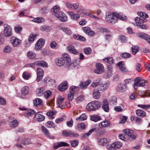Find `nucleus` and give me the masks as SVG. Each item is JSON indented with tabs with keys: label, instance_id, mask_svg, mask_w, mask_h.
<instances>
[{
	"label": "nucleus",
	"instance_id": "obj_31",
	"mask_svg": "<svg viewBox=\"0 0 150 150\" xmlns=\"http://www.w3.org/2000/svg\"><path fill=\"white\" fill-rule=\"evenodd\" d=\"M98 142L99 145H103L107 144L109 141L106 138H101L98 139Z\"/></svg>",
	"mask_w": 150,
	"mask_h": 150
},
{
	"label": "nucleus",
	"instance_id": "obj_56",
	"mask_svg": "<svg viewBox=\"0 0 150 150\" xmlns=\"http://www.w3.org/2000/svg\"><path fill=\"white\" fill-rule=\"evenodd\" d=\"M70 143L72 147H76L79 144V141L77 140H74L71 141Z\"/></svg>",
	"mask_w": 150,
	"mask_h": 150
},
{
	"label": "nucleus",
	"instance_id": "obj_54",
	"mask_svg": "<svg viewBox=\"0 0 150 150\" xmlns=\"http://www.w3.org/2000/svg\"><path fill=\"white\" fill-rule=\"evenodd\" d=\"M137 106L139 108L146 110H147L149 109H150V105H138Z\"/></svg>",
	"mask_w": 150,
	"mask_h": 150
},
{
	"label": "nucleus",
	"instance_id": "obj_43",
	"mask_svg": "<svg viewBox=\"0 0 150 150\" xmlns=\"http://www.w3.org/2000/svg\"><path fill=\"white\" fill-rule=\"evenodd\" d=\"M137 14L140 17V18L143 19H146V18L148 17V16L147 14L143 12H138Z\"/></svg>",
	"mask_w": 150,
	"mask_h": 150
},
{
	"label": "nucleus",
	"instance_id": "obj_22",
	"mask_svg": "<svg viewBox=\"0 0 150 150\" xmlns=\"http://www.w3.org/2000/svg\"><path fill=\"white\" fill-rule=\"evenodd\" d=\"M83 30L85 33L88 34V35L93 36L95 35V32L92 30L89 27L84 28L83 29Z\"/></svg>",
	"mask_w": 150,
	"mask_h": 150
},
{
	"label": "nucleus",
	"instance_id": "obj_5",
	"mask_svg": "<svg viewBox=\"0 0 150 150\" xmlns=\"http://www.w3.org/2000/svg\"><path fill=\"white\" fill-rule=\"evenodd\" d=\"M10 41L12 45L14 47H18L21 45L22 41L16 37H12Z\"/></svg>",
	"mask_w": 150,
	"mask_h": 150
},
{
	"label": "nucleus",
	"instance_id": "obj_40",
	"mask_svg": "<svg viewBox=\"0 0 150 150\" xmlns=\"http://www.w3.org/2000/svg\"><path fill=\"white\" fill-rule=\"evenodd\" d=\"M91 120L97 122L99 120H101L100 117L97 115H93L91 116Z\"/></svg>",
	"mask_w": 150,
	"mask_h": 150
},
{
	"label": "nucleus",
	"instance_id": "obj_45",
	"mask_svg": "<svg viewBox=\"0 0 150 150\" xmlns=\"http://www.w3.org/2000/svg\"><path fill=\"white\" fill-rule=\"evenodd\" d=\"M119 137L120 139L125 141H127L129 139V137L125 134H119Z\"/></svg>",
	"mask_w": 150,
	"mask_h": 150
},
{
	"label": "nucleus",
	"instance_id": "obj_34",
	"mask_svg": "<svg viewBox=\"0 0 150 150\" xmlns=\"http://www.w3.org/2000/svg\"><path fill=\"white\" fill-rule=\"evenodd\" d=\"M38 66H40L43 67H48V64L45 62L43 61H37Z\"/></svg>",
	"mask_w": 150,
	"mask_h": 150
},
{
	"label": "nucleus",
	"instance_id": "obj_4",
	"mask_svg": "<svg viewBox=\"0 0 150 150\" xmlns=\"http://www.w3.org/2000/svg\"><path fill=\"white\" fill-rule=\"evenodd\" d=\"M63 56L67 62V65L68 66V69H74L75 67H76L73 63H71V59L69 55L67 53L64 54H63Z\"/></svg>",
	"mask_w": 150,
	"mask_h": 150
},
{
	"label": "nucleus",
	"instance_id": "obj_59",
	"mask_svg": "<svg viewBox=\"0 0 150 150\" xmlns=\"http://www.w3.org/2000/svg\"><path fill=\"white\" fill-rule=\"evenodd\" d=\"M135 68L136 69L138 72H140L142 69L141 65L139 63H137L135 64Z\"/></svg>",
	"mask_w": 150,
	"mask_h": 150
},
{
	"label": "nucleus",
	"instance_id": "obj_49",
	"mask_svg": "<svg viewBox=\"0 0 150 150\" xmlns=\"http://www.w3.org/2000/svg\"><path fill=\"white\" fill-rule=\"evenodd\" d=\"M18 125V122L16 120H14L11 122V127L12 128H15L17 127Z\"/></svg>",
	"mask_w": 150,
	"mask_h": 150
},
{
	"label": "nucleus",
	"instance_id": "obj_42",
	"mask_svg": "<svg viewBox=\"0 0 150 150\" xmlns=\"http://www.w3.org/2000/svg\"><path fill=\"white\" fill-rule=\"evenodd\" d=\"M87 118V117L85 114H83L79 117L77 118L76 120L77 121H82L86 120Z\"/></svg>",
	"mask_w": 150,
	"mask_h": 150
},
{
	"label": "nucleus",
	"instance_id": "obj_6",
	"mask_svg": "<svg viewBox=\"0 0 150 150\" xmlns=\"http://www.w3.org/2000/svg\"><path fill=\"white\" fill-rule=\"evenodd\" d=\"M78 90V88L75 86H71L70 88V91L68 94V99L69 101H71L73 98L74 94Z\"/></svg>",
	"mask_w": 150,
	"mask_h": 150
},
{
	"label": "nucleus",
	"instance_id": "obj_48",
	"mask_svg": "<svg viewBox=\"0 0 150 150\" xmlns=\"http://www.w3.org/2000/svg\"><path fill=\"white\" fill-rule=\"evenodd\" d=\"M32 21L36 23H40L44 21V19L42 17H38L34 19Z\"/></svg>",
	"mask_w": 150,
	"mask_h": 150
},
{
	"label": "nucleus",
	"instance_id": "obj_37",
	"mask_svg": "<svg viewBox=\"0 0 150 150\" xmlns=\"http://www.w3.org/2000/svg\"><path fill=\"white\" fill-rule=\"evenodd\" d=\"M113 144L115 150L120 148L122 145L121 142L119 141L115 142Z\"/></svg>",
	"mask_w": 150,
	"mask_h": 150
},
{
	"label": "nucleus",
	"instance_id": "obj_24",
	"mask_svg": "<svg viewBox=\"0 0 150 150\" xmlns=\"http://www.w3.org/2000/svg\"><path fill=\"white\" fill-rule=\"evenodd\" d=\"M110 123V122L108 120H104L99 124L100 128H103L108 127Z\"/></svg>",
	"mask_w": 150,
	"mask_h": 150
},
{
	"label": "nucleus",
	"instance_id": "obj_18",
	"mask_svg": "<svg viewBox=\"0 0 150 150\" xmlns=\"http://www.w3.org/2000/svg\"><path fill=\"white\" fill-rule=\"evenodd\" d=\"M67 82L64 81L61 83L58 86V89L61 91H64L67 90L68 88Z\"/></svg>",
	"mask_w": 150,
	"mask_h": 150
},
{
	"label": "nucleus",
	"instance_id": "obj_29",
	"mask_svg": "<svg viewBox=\"0 0 150 150\" xmlns=\"http://www.w3.org/2000/svg\"><path fill=\"white\" fill-rule=\"evenodd\" d=\"M109 84L108 83L102 84L98 88V89L99 91L103 92L109 87Z\"/></svg>",
	"mask_w": 150,
	"mask_h": 150
},
{
	"label": "nucleus",
	"instance_id": "obj_41",
	"mask_svg": "<svg viewBox=\"0 0 150 150\" xmlns=\"http://www.w3.org/2000/svg\"><path fill=\"white\" fill-rule=\"evenodd\" d=\"M22 77L25 80H28L31 77V75L29 73L25 71L23 73Z\"/></svg>",
	"mask_w": 150,
	"mask_h": 150
},
{
	"label": "nucleus",
	"instance_id": "obj_8",
	"mask_svg": "<svg viewBox=\"0 0 150 150\" xmlns=\"http://www.w3.org/2000/svg\"><path fill=\"white\" fill-rule=\"evenodd\" d=\"M109 103L107 99L105 98L103 99L102 101V108L105 112H109Z\"/></svg>",
	"mask_w": 150,
	"mask_h": 150
},
{
	"label": "nucleus",
	"instance_id": "obj_14",
	"mask_svg": "<svg viewBox=\"0 0 150 150\" xmlns=\"http://www.w3.org/2000/svg\"><path fill=\"white\" fill-rule=\"evenodd\" d=\"M112 67L111 66H109L107 68L106 72L104 75V77L106 79L110 78L112 74Z\"/></svg>",
	"mask_w": 150,
	"mask_h": 150
},
{
	"label": "nucleus",
	"instance_id": "obj_39",
	"mask_svg": "<svg viewBox=\"0 0 150 150\" xmlns=\"http://www.w3.org/2000/svg\"><path fill=\"white\" fill-rule=\"evenodd\" d=\"M45 89L44 87H41L37 89L36 92L37 94L39 96H41L43 94V92Z\"/></svg>",
	"mask_w": 150,
	"mask_h": 150
},
{
	"label": "nucleus",
	"instance_id": "obj_38",
	"mask_svg": "<svg viewBox=\"0 0 150 150\" xmlns=\"http://www.w3.org/2000/svg\"><path fill=\"white\" fill-rule=\"evenodd\" d=\"M35 113V111L32 109H30L26 111L25 114V115L27 117L32 116Z\"/></svg>",
	"mask_w": 150,
	"mask_h": 150
},
{
	"label": "nucleus",
	"instance_id": "obj_11",
	"mask_svg": "<svg viewBox=\"0 0 150 150\" xmlns=\"http://www.w3.org/2000/svg\"><path fill=\"white\" fill-rule=\"evenodd\" d=\"M44 74V71L42 68H38L37 69V80L38 81H40L42 79Z\"/></svg>",
	"mask_w": 150,
	"mask_h": 150
},
{
	"label": "nucleus",
	"instance_id": "obj_7",
	"mask_svg": "<svg viewBox=\"0 0 150 150\" xmlns=\"http://www.w3.org/2000/svg\"><path fill=\"white\" fill-rule=\"evenodd\" d=\"M124 133L127 135L128 137L135 139L137 137V134L132 130L129 129H125L123 130Z\"/></svg>",
	"mask_w": 150,
	"mask_h": 150
},
{
	"label": "nucleus",
	"instance_id": "obj_47",
	"mask_svg": "<svg viewBox=\"0 0 150 150\" xmlns=\"http://www.w3.org/2000/svg\"><path fill=\"white\" fill-rule=\"evenodd\" d=\"M46 126L48 128H54L55 127L54 124L52 121H49L45 123Z\"/></svg>",
	"mask_w": 150,
	"mask_h": 150
},
{
	"label": "nucleus",
	"instance_id": "obj_26",
	"mask_svg": "<svg viewBox=\"0 0 150 150\" xmlns=\"http://www.w3.org/2000/svg\"><path fill=\"white\" fill-rule=\"evenodd\" d=\"M91 82V81L90 80L88 79L85 82L81 83L79 84V87L80 88L82 89L86 88Z\"/></svg>",
	"mask_w": 150,
	"mask_h": 150
},
{
	"label": "nucleus",
	"instance_id": "obj_64",
	"mask_svg": "<svg viewBox=\"0 0 150 150\" xmlns=\"http://www.w3.org/2000/svg\"><path fill=\"white\" fill-rule=\"evenodd\" d=\"M62 30L64 32L69 35L71 34V30L68 28H62Z\"/></svg>",
	"mask_w": 150,
	"mask_h": 150
},
{
	"label": "nucleus",
	"instance_id": "obj_55",
	"mask_svg": "<svg viewBox=\"0 0 150 150\" xmlns=\"http://www.w3.org/2000/svg\"><path fill=\"white\" fill-rule=\"evenodd\" d=\"M137 106L139 108L146 110H147L149 109H150V105H138Z\"/></svg>",
	"mask_w": 150,
	"mask_h": 150
},
{
	"label": "nucleus",
	"instance_id": "obj_51",
	"mask_svg": "<svg viewBox=\"0 0 150 150\" xmlns=\"http://www.w3.org/2000/svg\"><path fill=\"white\" fill-rule=\"evenodd\" d=\"M56 113V111H52L48 112L47 113L46 115L50 118L52 119L54 118L53 115H55Z\"/></svg>",
	"mask_w": 150,
	"mask_h": 150
},
{
	"label": "nucleus",
	"instance_id": "obj_57",
	"mask_svg": "<svg viewBox=\"0 0 150 150\" xmlns=\"http://www.w3.org/2000/svg\"><path fill=\"white\" fill-rule=\"evenodd\" d=\"M36 38V35H30L28 38V41L30 43L33 42L34 41V40Z\"/></svg>",
	"mask_w": 150,
	"mask_h": 150
},
{
	"label": "nucleus",
	"instance_id": "obj_23",
	"mask_svg": "<svg viewBox=\"0 0 150 150\" xmlns=\"http://www.w3.org/2000/svg\"><path fill=\"white\" fill-rule=\"evenodd\" d=\"M35 117L36 120L38 122H41L44 120L45 117L42 115L38 112L35 115Z\"/></svg>",
	"mask_w": 150,
	"mask_h": 150
},
{
	"label": "nucleus",
	"instance_id": "obj_20",
	"mask_svg": "<svg viewBox=\"0 0 150 150\" xmlns=\"http://www.w3.org/2000/svg\"><path fill=\"white\" fill-rule=\"evenodd\" d=\"M134 81L137 82V84L139 86H143L145 85L144 80L142 79L140 77L136 78L134 79Z\"/></svg>",
	"mask_w": 150,
	"mask_h": 150
},
{
	"label": "nucleus",
	"instance_id": "obj_52",
	"mask_svg": "<svg viewBox=\"0 0 150 150\" xmlns=\"http://www.w3.org/2000/svg\"><path fill=\"white\" fill-rule=\"evenodd\" d=\"M132 52L133 54H135L139 50V47L137 46H133L132 47Z\"/></svg>",
	"mask_w": 150,
	"mask_h": 150
},
{
	"label": "nucleus",
	"instance_id": "obj_36",
	"mask_svg": "<svg viewBox=\"0 0 150 150\" xmlns=\"http://www.w3.org/2000/svg\"><path fill=\"white\" fill-rule=\"evenodd\" d=\"M34 105L35 106L38 105H42L43 104L42 100L39 98H36L34 100Z\"/></svg>",
	"mask_w": 150,
	"mask_h": 150
},
{
	"label": "nucleus",
	"instance_id": "obj_44",
	"mask_svg": "<svg viewBox=\"0 0 150 150\" xmlns=\"http://www.w3.org/2000/svg\"><path fill=\"white\" fill-rule=\"evenodd\" d=\"M4 52L7 53H9L12 52V50L11 47L9 45H6L4 49Z\"/></svg>",
	"mask_w": 150,
	"mask_h": 150
},
{
	"label": "nucleus",
	"instance_id": "obj_1",
	"mask_svg": "<svg viewBox=\"0 0 150 150\" xmlns=\"http://www.w3.org/2000/svg\"><path fill=\"white\" fill-rule=\"evenodd\" d=\"M59 10V7L56 6L53 8L52 11L53 14L58 18L60 21L63 22H66L67 20V16Z\"/></svg>",
	"mask_w": 150,
	"mask_h": 150
},
{
	"label": "nucleus",
	"instance_id": "obj_27",
	"mask_svg": "<svg viewBox=\"0 0 150 150\" xmlns=\"http://www.w3.org/2000/svg\"><path fill=\"white\" fill-rule=\"evenodd\" d=\"M67 49L69 51L74 54L77 55L79 53V51L75 48L72 45L67 47Z\"/></svg>",
	"mask_w": 150,
	"mask_h": 150
},
{
	"label": "nucleus",
	"instance_id": "obj_53",
	"mask_svg": "<svg viewBox=\"0 0 150 150\" xmlns=\"http://www.w3.org/2000/svg\"><path fill=\"white\" fill-rule=\"evenodd\" d=\"M80 62V59L77 58L74 60L73 63V65H74L76 67L78 68L79 67Z\"/></svg>",
	"mask_w": 150,
	"mask_h": 150
},
{
	"label": "nucleus",
	"instance_id": "obj_3",
	"mask_svg": "<svg viewBox=\"0 0 150 150\" xmlns=\"http://www.w3.org/2000/svg\"><path fill=\"white\" fill-rule=\"evenodd\" d=\"M119 17V14L115 12H108L106 14L105 18L106 20L109 23L113 24L116 23L118 18Z\"/></svg>",
	"mask_w": 150,
	"mask_h": 150
},
{
	"label": "nucleus",
	"instance_id": "obj_50",
	"mask_svg": "<svg viewBox=\"0 0 150 150\" xmlns=\"http://www.w3.org/2000/svg\"><path fill=\"white\" fill-rule=\"evenodd\" d=\"M103 60L105 62H107L109 64H113V60L112 57H108L103 59Z\"/></svg>",
	"mask_w": 150,
	"mask_h": 150
},
{
	"label": "nucleus",
	"instance_id": "obj_58",
	"mask_svg": "<svg viewBox=\"0 0 150 150\" xmlns=\"http://www.w3.org/2000/svg\"><path fill=\"white\" fill-rule=\"evenodd\" d=\"M67 117L66 116H63L62 117L57 119L55 120V122L56 123H58L60 122L66 120Z\"/></svg>",
	"mask_w": 150,
	"mask_h": 150
},
{
	"label": "nucleus",
	"instance_id": "obj_13",
	"mask_svg": "<svg viewBox=\"0 0 150 150\" xmlns=\"http://www.w3.org/2000/svg\"><path fill=\"white\" fill-rule=\"evenodd\" d=\"M65 59L64 57H60L57 58L55 60L56 64L59 66H63L65 63Z\"/></svg>",
	"mask_w": 150,
	"mask_h": 150
},
{
	"label": "nucleus",
	"instance_id": "obj_30",
	"mask_svg": "<svg viewBox=\"0 0 150 150\" xmlns=\"http://www.w3.org/2000/svg\"><path fill=\"white\" fill-rule=\"evenodd\" d=\"M136 113L138 116L141 117H144L146 115V113L144 111L140 109L137 110L136 111Z\"/></svg>",
	"mask_w": 150,
	"mask_h": 150
},
{
	"label": "nucleus",
	"instance_id": "obj_60",
	"mask_svg": "<svg viewBox=\"0 0 150 150\" xmlns=\"http://www.w3.org/2000/svg\"><path fill=\"white\" fill-rule=\"evenodd\" d=\"M48 11V9L47 7H43L41 8L39 11V12L42 14L47 13Z\"/></svg>",
	"mask_w": 150,
	"mask_h": 150
},
{
	"label": "nucleus",
	"instance_id": "obj_28",
	"mask_svg": "<svg viewBox=\"0 0 150 150\" xmlns=\"http://www.w3.org/2000/svg\"><path fill=\"white\" fill-rule=\"evenodd\" d=\"M95 130V128H93L90 129L88 133H83L82 134L81 136V138L83 139H86L88 138V137L91 134L92 132Z\"/></svg>",
	"mask_w": 150,
	"mask_h": 150
},
{
	"label": "nucleus",
	"instance_id": "obj_21",
	"mask_svg": "<svg viewBox=\"0 0 150 150\" xmlns=\"http://www.w3.org/2000/svg\"><path fill=\"white\" fill-rule=\"evenodd\" d=\"M64 99V98H62L61 96H59L58 97L57 100V105L59 107L62 109H64L65 108V106L62 104Z\"/></svg>",
	"mask_w": 150,
	"mask_h": 150
},
{
	"label": "nucleus",
	"instance_id": "obj_9",
	"mask_svg": "<svg viewBox=\"0 0 150 150\" xmlns=\"http://www.w3.org/2000/svg\"><path fill=\"white\" fill-rule=\"evenodd\" d=\"M4 27V33L5 36L7 37L11 36L12 34V29L11 27L7 25H5Z\"/></svg>",
	"mask_w": 150,
	"mask_h": 150
},
{
	"label": "nucleus",
	"instance_id": "obj_62",
	"mask_svg": "<svg viewBox=\"0 0 150 150\" xmlns=\"http://www.w3.org/2000/svg\"><path fill=\"white\" fill-rule=\"evenodd\" d=\"M79 134L77 133L74 132H70V137H77L79 136Z\"/></svg>",
	"mask_w": 150,
	"mask_h": 150
},
{
	"label": "nucleus",
	"instance_id": "obj_19",
	"mask_svg": "<svg viewBox=\"0 0 150 150\" xmlns=\"http://www.w3.org/2000/svg\"><path fill=\"white\" fill-rule=\"evenodd\" d=\"M134 20L135 22V25L137 26H139L141 24H143L146 21V19H143L138 17H136Z\"/></svg>",
	"mask_w": 150,
	"mask_h": 150
},
{
	"label": "nucleus",
	"instance_id": "obj_12",
	"mask_svg": "<svg viewBox=\"0 0 150 150\" xmlns=\"http://www.w3.org/2000/svg\"><path fill=\"white\" fill-rule=\"evenodd\" d=\"M41 129L42 132L47 137L50 139H52L53 136H51L49 130L44 126H42L41 127Z\"/></svg>",
	"mask_w": 150,
	"mask_h": 150
},
{
	"label": "nucleus",
	"instance_id": "obj_61",
	"mask_svg": "<svg viewBox=\"0 0 150 150\" xmlns=\"http://www.w3.org/2000/svg\"><path fill=\"white\" fill-rule=\"evenodd\" d=\"M37 43L39 45H40L41 47H43L44 45L45 42V40L43 39L40 38L38 41Z\"/></svg>",
	"mask_w": 150,
	"mask_h": 150
},
{
	"label": "nucleus",
	"instance_id": "obj_17",
	"mask_svg": "<svg viewBox=\"0 0 150 150\" xmlns=\"http://www.w3.org/2000/svg\"><path fill=\"white\" fill-rule=\"evenodd\" d=\"M119 69L120 71L122 73L126 72L128 70L125 65L121 62H120L117 64Z\"/></svg>",
	"mask_w": 150,
	"mask_h": 150
},
{
	"label": "nucleus",
	"instance_id": "obj_63",
	"mask_svg": "<svg viewBox=\"0 0 150 150\" xmlns=\"http://www.w3.org/2000/svg\"><path fill=\"white\" fill-rule=\"evenodd\" d=\"M50 46L52 48L55 49L57 46H58V45L56 42L53 41L50 43Z\"/></svg>",
	"mask_w": 150,
	"mask_h": 150
},
{
	"label": "nucleus",
	"instance_id": "obj_25",
	"mask_svg": "<svg viewBox=\"0 0 150 150\" xmlns=\"http://www.w3.org/2000/svg\"><path fill=\"white\" fill-rule=\"evenodd\" d=\"M67 14L70 16L71 18L75 20H77L80 18V16L78 14H75L72 11H69L68 12Z\"/></svg>",
	"mask_w": 150,
	"mask_h": 150
},
{
	"label": "nucleus",
	"instance_id": "obj_46",
	"mask_svg": "<svg viewBox=\"0 0 150 150\" xmlns=\"http://www.w3.org/2000/svg\"><path fill=\"white\" fill-rule=\"evenodd\" d=\"M43 94L46 99H48L52 94V92L50 90H47L44 92Z\"/></svg>",
	"mask_w": 150,
	"mask_h": 150
},
{
	"label": "nucleus",
	"instance_id": "obj_35",
	"mask_svg": "<svg viewBox=\"0 0 150 150\" xmlns=\"http://www.w3.org/2000/svg\"><path fill=\"white\" fill-rule=\"evenodd\" d=\"M27 56L28 58L33 59L35 58L36 54L33 52L29 51L27 52Z\"/></svg>",
	"mask_w": 150,
	"mask_h": 150
},
{
	"label": "nucleus",
	"instance_id": "obj_15",
	"mask_svg": "<svg viewBox=\"0 0 150 150\" xmlns=\"http://www.w3.org/2000/svg\"><path fill=\"white\" fill-rule=\"evenodd\" d=\"M69 145V144L64 142H58L54 144L53 146V148L56 149L61 147L68 146Z\"/></svg>",
	"mask_w": 150,
	"mask_h": 150
},
{
	"label": "nucleus",
	"instance_id": "obj_10",
	"mask_svg": "<svg viewBox=\"0 0 150 150\" xmlns=\"http://www.w3.org/2000/svg\"><path fill=\"white\" fill-rule=\"evenodd\" d=\"M137 36L141 39L145 40L150 44V36L149 35L142 33H138Z\"/></svg>",
	"mask_w": 150,
	"mask_h": 150
},
{
	"label": "nucleus",
	"instance_id": "obj_16",
	"mask_svg": "<svg viewBox=\"0 0 150 150\" xmlns=\"http://www.w3.org/2000/svg\"><path fill=\"white\" fill-rule=\"evenodd\" d=\"M100 91L98 89H95L93 90L92 96L95 99L98 100L100 98L101 94Z\"/></svg>",
	"mask_w": 150,
	"mask_h": 150
},
{
	"label": "nucleus",
	"instance_id": "obj_33",
	"mask_svg": "<svg viewBox=\"0 0 150 150\" xmlns=\"http://www.w3.org/2000/svg\"><path fill=\"white\" fill-rule=\"evenodd\" d=\"M127 89V87L124 83H121L118 86L117 90L119 92L125 91Z\"/></svg>",
	"mask_w": 150,
	"mask_h": 150
},
{
	"label": "nucleus",
	"instance_id": "obj_32",
	"mask_svg": "<svg viewBox=\"0 0 150 150\" xmlns=\"http://www.w3.org/2000/svg\"><path fill=\"white\" fill-rule=\"evenodd\" d=\"M29 90V89L28 87L24 86L21 89V93L24 95H26L28 93Z\"/></svg>",
	"mask_w": 150,
	"mask_h": 150
},
{
	"label": "nucleus",
	"instance_id": "obj_2",
	"mask_svg": "<svg viewBox=\"0 0 150 150\" xmlns=\"http://www.w3.org/2000/svg\"><path fill=\"white\" fill-rule=\"evenodd\" d=\"M102 105L100 102L95 100L89 103L86 106V109L88 111H95L98 109Z\"/></svg>",
	"mask_w": 150,
	"mask_h": 150
}]
</instances>
